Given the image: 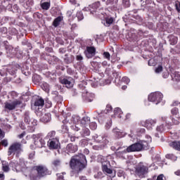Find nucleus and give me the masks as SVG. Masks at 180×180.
<instances>
[{
    "mask_svg": "<svg viewBox=\"0 0 180 180\" xmlns=\"http://www.w3.org/2000/svg\"><path fill=\"white\" fill-rule=\"evenodd\" d=\"M76 60L77 61H82V60H84V57H82V55H77L76 56Z\"/></svg>",
    "mask_w": 180,
    "mask_h": 180,
    "instance_id": "e2e57ef3",
    "label": "nucleus"
},
{
    "mask_svg": "<svg viewBox=\"0 0 180 180\" xmlns=\"http://www.w3.org/2000/svg\"><path fill=\"white\" fill-rule=\"evenodd\" d=\"M34 144L37 148H43L46 146V141L43 139V135L41 134H38L37 135H33Z\"/></svg>",
    "mask_w": 180,
    "mask_h": 180,
    "instance_id": "9b49d317",
    "label": "nucleus"
},
{
    "mask_svg": "<svg viewBox=\"0 0 180 180\" xmlns=\"http://www.w3.org/2000/svg\"><path fill=\"white\" fill-rule=\"evenodd\" d=\"M84 53L86 58H92L96 54V49L94 46H86Z\"/></svg>",
    "mask_w": 180,
    "mask_h": 180,
    "instance_id": "2eb2a0df",
    "label": "nucleus"
},
{
    "mask_svg": "<svg viewBox=\"0 0 180 180\" xmlns=\"http://www.w3.org/2000/svg\"><path fill=\"white\" fill-rule=\"evenodd\" d=\"M157 120L153 119H148L146 120V121L141 122V126H143V127H146L148 130H152L153 127L155 126Z\"/></svg>",
    "mask_w": 180,
    "mask_h": 180,
    "instance_id": "4468645a",
    "label": "nucleus"
},
{
    "mask_svg": "<svg viewBox=\"0 0 180 180\" xmlns=\"http://www.w3.org/2000/svg\"><path fill=\"white\" fill-rule=\"evenodd\" d=\"M136 174L139 178H146L148 174V166L139 163L136 168Z\"/></svg>",
    "mask_w": 180,
    "mask_h": 180,
    "instance_id": "1a4fd4ad",
    "label": "nucleus"
},
{
    "mask_svg": "<svg viewBox=\"0 0 180 180\" xmlns=\"http://www.w3.org/2000/svg\"><path fill=\"white\" fill-rule=\"evenodd\" d=\"M83 98L85 99L86 102H92L94 98H95V94L86 91L82 94Z\"/></svg>",
    "mask_w": 180,
    "mask_h": 180,
    "instance_id": "b1692460",
    "label": "nucleus"
},
{
    "mask_svg": "<svg viewBox=\"0 0 180 180\" xmlns=\"http://www.w3.org/2000/svg\"><path fill=\"white\" fill-rule=\"evenodd\" d=\"M101 6V2L96 1L91 5V9H90V13L98 16L100 19H103L106 15V13L101 12V10L98 9Z\"/></svg>",
    "mask_w": 180,
    "mask_h": 180,
    "instance_id": "423d86ee",
    "label": "nucleus"
},
{
    "mask_svg": "<svg viewBox=\"0 0 180 180\" xmlns=\"http://www.w3.org/2000/svg\"><path fill=\"white\" fill-rule=\"evenodd\" d=\"M9 166L13 168V171H16V172H26V171H29V168L26 167V164H25V161L20 160L18 161H12L10 162Z\"/></svg>",
    "mask_w": 180,
    "mask_h": 180,
    "instance_id": "39448f33",
    "label": "nucleus"
},
{
    "mask_svg": "<svg viewBox=\"0 0 180 180\" xmlns=\"http://www.w3.org/2000/svg\"><path fill=\"white\" fill-rule=\"evenodd\" d=\"M122 3L125 8H129V6H130V1L129 0H123Z\"/></svg>",
    "mask_w": 180,
    "mask_h": 180,
    "instance_id": "6e6d98bb",
    "label": "nucleus"
},
{
    "mask_svg": "<svg viewBox=\"0 0 180 180\" xmlns=\"http://www.w3.org/2000/svg\"><path fill=\"white\" fill-rule=\"evenodd\" d=\"M34 169L37 172L39 176H46V175H50V172H49V169L44 165L35 166Z\"/></svg>",
    "mask_w": 180,
    "mask_h": 180,
    "instance_id": "ddd939ff",
    "label": "nucleus"
},
{
    "mask_svg": "<svg viewBox=\"0 0 180 180\" xmlns=\"http://www.w3.org/2000/svg\"><path fill=\"white\" fill-rule=\"evenodd\" d=\"M162 72V66L159 65L158 68H156L155 72H156V74H160V72Z\"/></svg>",
    "mask_w": 180,
    "mask_h": 180,
    "instance_id": "13d9d810",
    "label": "nucleus"
},
{
    "mask_svg": "<svg viewBox=\"0 0 180 180\" xmlns=\"http://www.w3.org/2000/svg\"><path fill=\"white\" fill-rule=\"evenodd\" d=\"M89 127L91 130H96L98 128V124L95 122H92L89 124Z\"/></svg>",
    "mask_w": 180,
    "mask_h": 180,
    "instance_id": "37998d69",
    "label": "nucleus"
},
{
    "mask_svg": "<svg viewBox=\"0 0 180 180\" xmlns=\"http://www.w3.org/2000/svg\"><path fill=\"white\" fill-rule=\"evenodd\" d=\"M70 167L73 174H79L86 167V158L82 153L73 156L70 162Z\"/></svg>",
    "mask_w": 180,
    "mask_h": 180,
    "instance_id": "f257e3e1",
    "label": "nucleus"
},
{
    "mask_svg": "<svg viewBox=\"0 0 180 180\" xmlns=\"http://www.w3.org/2000/svg\"><path fill=\"white\" fill-rule=\"evenodd\" d=\"M77 16L78 20H82V19H84V14L81 11L77 13Z\"/></svg>",
    "mask_w": 180,
    "mask_h": 180,
    "instance_id": "09e8293b",
    "label": "nucleus"
},
{
    "mask_svg": "<svg viewBox=\"0 0 180 180\" xmlns=\"http://www.w3.org/2000/svg\"><path fill=\"white\" fill-rule=\"evenodd\" d=\"M112 105H107L105 110L101 112H96L95 114L98 119V122H103L108 117V113L110 112L112 110Z\"/></svg>",
    "mask_w": 180,
    "mask_h": 180,
    "instance_id": "f8f14e48",
    "label": "nucleus"
},
{
    "mask_svg": "<svg viewBox=\"0 0 180 180\" xmlns=\"http://www.w3.org/2000/svg\"><path fill=\"white\" fill-rule=\"evenodd\" d=\"M23 150H22V144L20 143H14L11 144L8 150V155H15V154H20Z\"/></svg>",
    "mask_w": 180,
    "mask_h": 180,
    "instance_id": "0eeeda50",
    "label": "nucleus"
},
{
    "mask_svg": "<svg viewBox=\"0 0 180 180\" xmlns=\"http://www.w3.org/2000/svg\"><path fill=\"white\" fill-rule=\"evenodd\" d=\"M112 133H114V136L117 137V139H122V137L126 136V132H124L117 128L112 129Z\"/></svg>",
    "mask_w": 180,
    "mask_h": 180,
    "instance_id": "393cba45",
    "label": "nucleus"
},
{
    "mask_svg": "<svg viewBox=\"0 0 180 180\" xmlns=\"http://www.w3.org/2000/svg\"><path fill=\"white\" fill-rule=\"evenodd\" d=\"M42 9H44L45 11H49V9L50 8V3L49 2H44L41 5Z\"/></svg>",
    "mask_w": 180,
    "mask_h": 180,
    "instance_id": "79ce46f5",
    "label": "nucleus"
},
{
    "mask_svg": "<svg viewBox=\"0 0 180 180\" xmlns=\"http://www.w3.org/2000/svg\"><path fill=\"white\" fill-rule=\"evenodd\" d=\"M5 108L8 110H15V109L22 108H23V101L16 99L13 102L6 103Z\"/></svg>",
    "mask_w": 180,
    "mask_h": 180,
    "instance_id": "6e6552de",
    "label": "nucleus"
},
{
    "mask_svg": "<svg viewBox=\"0 0 180 180\" xmlns=\"http://www.w3.org/2000/svg\"><path fill=\"white\" fill-rule=\"evenodd\" d=\"M41 122L44 123H49L51 120V114L50 113H46L41 118Z\"/></svg>",
    "mask_w": 180,
    "mask_h": 180,
    "instance_id": "c756f323",
    "label": "nucleus"
},
{
    "mask_svg": "<svg viewBox=\"0 0 180 180\" xmlns=\"http://www.w3.org/2000/svg\"><path fill=\"white\" fill-rule=\"evenodd\" d=\"M175 8L176 11L179 13H180V1H175Z\"/></svg>",
    "mask_w": 180,
    "mask_h": 180,
    "instance_id": "3c124183",
    "label": "nucleus"
},
{
    "mask_svg": "<svg viewBox=\"0 0 180 180\" xmlns=\"http://www.w3.org/2000/svg\"><path fill=\"white\" fill-rule=\"evenodd\" d=\"M5 137V132L0 128V140H2Z\"/></svg>",
    "mask_w": 180,
    "mask_h": 180,
    "instance_id": "680f3d73",
    "label": "nucleus"
},
{
    "mask_svg": "<svg viewBox=\"0 0 180 180\" xmlns=\"http://www.w3.org/2000/svg\"><path fill=\"white\" fill-rule=\"evenodd\" d=\"M24 122L27 126V130L28 133H33L36 130V126H37V120L33 118H30V113L27 111L24 114Z\"/></svg>",
    "mask_w": 180,
    "mask_h": 180,
    "instance_id": "7ed1b4c3",
    "label": "nucleus"
},
{
    "mask_svg": "<svg viewBox=\"0 0 180 180\" xmlns=\"http://www.w3.org/2000/svg\"><path fill=\"white\" fill-rule=\"evenodd\" d=\"M101 2H105L106 6L111 9H117V2H119V0H101Z\"/></svg>",
    "mask_w": 180,
    "mask_h": 180,
    "instance_id": "6ab92c4d",
    "label": "nucleus"
},
{
    "mask_svg": "<svg viewBox=\"0 0 180 180\" xmlns=\"http://www.w3.org/2000/svg\"><path fill=\"white\" fill-rule=\"evenodd\" d=\"M146 138L147 141H139L128 146L127 148V153H136L148 148V145L151 143V136L146 135Z\"/></svg>",
    "mask_w": 180,
    "mask_h": 180,
    "instance_id": "f03ea898",
    "label": "nucleus"
},
{
    "mask_svg": "<svg viewBox=\"0 0 180 180\" xmlns=\"http://www.w3.org/2000/svg\"><path fill=\"white\" fill-rule=\"evenodd\" d=\"M122 147L123 148L117 151L115 154L119 158H123L124 160V158H126V154L129 152H127V148H125L124 146Z\"/></svg>",
    "mask_w": 180,
    "mask_h": 180,
    "instance_id": "412c9836",
    "label": "nucleus"
},
{
    "mask_svg": "<svg viewBox=\"0 0 180 180\" xmlns=\"http://www.w3.org/2000/svg\"><path fill=\"white\" fill-rule=\"evenodd\" d=\"M162 98H164V96L161 94V92L157 91L155 93H151L148 96V101L149 102H153V103H155V105H158L161 101H162Z\"/></svg>",
    "mask_w": 180,
    "mask_h": 180,
    "instance_id": "9d476101",
    "label": "nucleus"
},
{
    "mask_svg": "<svg viewBox=\"0 0 180 180\" xmlns=\"http://www.w3.org/2000/svg\"><path fill=\"white\" fill-rule=\"evenodd\" d=\"M4 127L5 130H6L7 131H9V130L12 129V126H11V124H4Z\"/></svg>",
    "mask_w": 180,
    "mask_h": 180,
    "instance_id": "4d7b16f0",
    "label": "nucleus"
},
{
    "mask_svg": "<svg viewBox=\"0 0 180 180\" xmlns=\"http://www.w3.org/2000/svg\"><path fill=\"white\" fill-rule=\"evenodd\" d=\"M114 115L115 117H119V119H122L123 117V112L120 108H116L114 110Z\"/></svg>",
    "mask_w": 180,
    "mask_h": 180,
    "instance_id": "cd10ccee",
    "label": "nucleus"
},
{
    "mask_svg": "<svg viewBox=\"0 0 180 180\" xmlns=\"http://www.w3.org/2000/svg\"><path fill=\"white\" fill-rule=\"evenodd\" d=\"M60 83L66 86V88H72L74 86V79L72 77H65L60 80Z\"/></svg>",
    "mask_w": 180,
    "mask_h": 180,
    "instance_id": "f3484780",
    "label": "nucleus"
},
{
    "mask_svg": "<svg viewBox=\"0 0 180 180\" xmlns=\"http://www.w3.org/2000/svg\"><path fill=\"white\" fill-rule=\"evenodd\" d=\"M129 36H130L129 41H134V40H137V36H136V34H131V32L129 33Z\"/></svg>",
    "mask_w": 180,
    "mask_h": 180,
    "instance_id": "a18cd8bd",
    "label": "nucleus"
},
{
    "mask_svg": "<svg viewBox=\"0 0 180 180\" xmlns=\"http://www.w3.org/2000/svg\"><path fill=\"white\" fill-rule=\"evenodd\" d=\"M89 122H91V118L88 116H85L80 120V124L85 127L86 124H89Z\"/></svg>",
    "mask_w": 180,
    "mask_h": 180,
    "instance_id": "7c9ffc66",
    "label": "nucleus"
},
{
    "mask_svg": "<svg viewBox=\"0 0 180 180\" xmlns=\"http://www.w3.org/2000/svg\"><path fill=\"white\" fill-rule=\"evenodd\" d=\"M8 139H3L0 141V146H3V147H8Z\"/></svg>",
    "mask_w": 180,
    "mask_h": 180,
    "instance_id": "49530a36",
    "label": "nucleus"
},
{
    "mask_svg": "<svg viewBox=\"0 0 180 180\" xmlns=\"http://www.w3.org/2000/svg\"><path fill=\"white\" fill-rule=\"evenodd\" d=\"M11 96L13 98V99H15V98H18V94L15 91H12L11 93Z\"/></svg>",
    "mask_w": 180,
    "mask_h": 180,
    "instance_id": "052dcab7",
    "label": "nucleus"
},
{
    "mask_svg": "<svg viewBox=\"0 0 180 180\" xmlns=\"http://www.w3.org/2000/svg\"><path fill=\"white\" fill-rule=\"evenodd\" d=\"M52 165L55 168H57V167H60L61 165V160L60 159H55L52 161Z\"/></svg>",
    "mask_w": 180,
    "mask_h": 180,
    "instance_id": "58836bf2",
    "label": "nucleus"
},
{
    "mask_svg": "<svg viewBox=\"0 0 180 180\" xmlns=\"http://www.w3.org/2000/svg\"><path fill=\"white\" fill-rule=\"evenodd\" d=\"M122 82H124V84H129L130 82V79L127 77H123L122 78Z\"/></svg>",
    "mask_w": 180,
    "mask_h": 180,
    "instance_id": "864d4df0",
    "label": "nucleus"
},
{
    "mask_svg": "<svg viewBox=\"0 0 180 180\" xmlns=\"http://www.w3.org/2000/svg\"><path fill=\"white\" fill-rule=\"evenodd\" d=\"M61 20H63V17L58 16L53 20V26H54V27H58L60 25V23H61Z\"/></svg>",
    "mask_w": 180,
    "mask_h": 180,
    "instance_id": "e433bc0d",
    "label": "nucleus"
},
{
    "mask_svg": "<svg viewBox=\"0 0 180 180\" xmlns=\"http://www.w3.org/2000/svg\"><path fill=\"white\" fill-rule=\"evenodd\" d=\"M20 129H22V130H25L26 129V126L25 125L24 122L20 123Z\"/></svg>",
    "mask_w": 180,
    "mask_h": 180,
    "instance_id": "338daca9",
    "label": "nucleus"
},
{
    "mask_svg": "<svg viewBox=\"0 0 180 180\" xmlns=\"http://www.w3.org/2000/svg\"><path fill=\"white\" fill-rule=\"evenodd\" d=\"M115 22V19L112 17H107L105 18V22L104 23V25L107 27H109L110 25H112Z\"/></svg>",
    "mask_w": 180,
    "mask_h": 180,
    "instance_id": "c9c22d12",
    "label": "nucleus"
},
{
    "mask_svg": "<svg viewBox=\"0 0 180 180\" xmlns=\"http://www.w3.org/2000/svg\"><path fill=\"white\" fill-rule=\"evenodd\" d=\"M71 122L72 123H73L74 124H75V130L77 131H78V130H79V127H78V124L79 123V122H81V117H79V116L78 115H72V117H71Z\"/></svg>",
    "mask_w": 180,
    "mask_h": 180,
    "instance_id": "5701e85b",
    "label": "nucleus"
},
{
    "mask_svg": "<svg viewBox=\"0 0 180 180\" xmlns=\"http://www.w3.org/2000/svg\"><path fill=\"white\" fill-rule=\"evenodd\" d=\"M81 136L82 137H86V136H89L91 134V131H89V129L86 127H83L80 132Z\"/></svg>",
    "mask_w": 180,
    "mask_h": 180,
    "instance_id": "72a5a7b5",
    "label": "nucleus"
},
{
    "mask_svg": "<svg viewBox=\"0 0 180 180\" xmlns=\"http://www.w3.org/2000/svg\"><path fill=\"white\" fill-rule=\"evenodd\" d=\"M162 120H163V122H165L166 124H168V126H172V124H179V120H178V118H176V119L172 118V122L168 120V119H167L166 117H162Z\"/></svg>",
    "mask_w": 180,
    "mask_h": 180,
    "instance_id": "a878e982",
    "label": "nucleus"
},
{
    "mask_svg": "<svg viewBox=\"0 0 180 180\" xmlns=\"http://www.w3.org/2000/svg\"><path fill=\"white\" fill-rule=\"evenodd\" d=\"M45 139H46V140H53L54 139H56V131H50L46 136L45 137Z\"/></svg>",
    "mask_w": 180,
    "mask_h": 180,
    "instance_id": "f704fd0d",
    "label": "nucleus"
},
{
    "mask_svg": "<svg viewBox=\"0 0 180 180\" xmlns=\"http://www.w3.org/2000/svg\"><path fill=\"white\" fill-rule=\"evenodd\" d=\"M48 147H49L50 150H57V148L60 147V141L58 140V138L56 137L48 141Z\"/></svg>",
    "mask_w": 180,
    "mask_h": 180,
    "instance_id": "dca6fc26",
    "label": "nucleus"
},
{
    "mask_svg": "<svg viewBox=\"0 0 180 180\" xmlns=\"http://www.w3.org/2000/svg\"><path fill=\"white\" fill-rule=\"evenodd\" d=\"M26 4H27V5H28V6H32V5H33V0H27Z\"/></svg>",
    "mask_w": 180,
    "mask_h": 180,
    "instance_id": "774afa93",
    "label": "nucleus"
},
{
    "mask_svg": "<svg viewBox=\"0 0 180 180\" xmlns=\"http://www.w3.org/2000/svg\"><path fill=\"white\" fill-rule=\"evenodd\" d=\"M165 157L167 160H172V161H176L178 158L176 156H175V155L172 153L167 154Z\"/></svg>",
    "mask_w": 180,
    "mask_h": 180,
    "instance_id": "ea45409f",
    "label": "nucleus"
},
{
    "mask_svg": "<svg viewBox=\"0 0 180 180\" xmlns=\"http://www.w3.org/2000/svg\"><path fill=\"white\" fill-rule=\"evenodd\" d=\"M172 78L173 81H180V73L178 72H175L174 73H172Z\"/></svg>",
    "mask_w": 180,
    "mask_h": 180,
    "instance_id": "4c0bfd02",
    "label": "nucleus"
},
{
    "mask_svg": "<svg viewBox=\"0 0 180 180\" xmlns=\"http://www.w3.org/2000/svg\"><path fill=\"white\" fill-rule=\"evenodd\" d=\"M171 113H172V115H173V116H176V115H178V113H179V110H178L177 108H174L171 110Z\"/></svg>",
    "mask_w": 180,
    "mask_h": 180,
    "instance_id": "de8ad7c7",
    "label": "nucleus"
},
{
    "mask_svg": "<svg viewBox=\"0 0 180 180\" xmlns=\"http://www.w3.org/2000/svg\"><path fill=\"white\" fill-rule=\"evenodd\" d=\"M157 131H158L159 133H162V131H164V125H160L158 126L156 128Z\"/></svg>",
    "mask_w": 180,
    "mask_h": 180,
    "instance_id": "5fc2aeb1",
    "label": "nucleus"
},
{
    "mask_svg": "<svg viewBox=\"0 0 180 180\" xmlns=\"http://www.w3.org/2000/svg\"><path fill=\"white\" fill-rule=\"evenodd\" d=\"M169 41L172 46H175L178 43V37L174 35L169 36Z\"/></svg>",
    "mask_w": 180,
    "mask_h": 180,
    "instance_id": "c85d7f7f",
    "label": "nucleus"
},
{
    "mask_svg": "<svg viewBox=\"0 0 180 180\" xmlns=\"http://www.w3.org/2000/svg\"><path fill=\"white\" fill-rule=\"evenodd\" d=\"M6 50L7 54H11L12 56H15L16 54V53L15 52V49H13V46L11 45H6Z\"/></svg>",
    "mask_w": 180,
    "mask_h": 180,
    "instance_id": "2f4dec72",
    "label": "nucleus"
},
{
    "mask_svg": "<svg viewBox=\"0 0 180 180\" xmlns=\"http://www.w3.org/2000/svg\"><path fill=\"white\" fill-rule=\"evenodd\" d=\"M93 139L94 141H96V143H100L101 144H102V146H106V144L109 143L108 139H106V137L99 136L98 134L94 135L93 136Z\"/></svg>",
    "mask_w": 180,
    "mask_h": 180,
    "instance_id": "a211bd4d",
    "label": "nucleus"
},
{
    "mask_svg": "<svg viewBox=\"0 0 180 180\" xmlns=\"http://www.w3.org/2000/svg\"><path fill=\"white\" fill-rule=\"evenodd\" d=\"M19 68V65H10L4 70H6L7 72L11 75H15L16 74V71H18Z\"/></svg>",
    "mask_w": 180,
    "mask_h": 180,
    "instance_id": "aec40b11",
    "label": "nucleus"
},
{
    "mask_svg": "<svg viewBox=\"0 0 180 180\" xmlns=\"http://www.w3.org/2000/svg\"><path fill=\"white\" fill-rule=\"evenodd\" d=\"M101 158V167H102V171L105 175H112L113 174V167H112V165H110V162L108 160V159L103 158L102 156H100L98 158Z\"/></svg>",
    "mask_w": 180,
    "mask_h": 180,
    "instance_id": "20e7f679",
    "label": "nucleus"
},
{
    "mask_svg": "<svg viewBox=\"0 0 180 180\" xmlns=\"http://www.w3.org/2000/svg\"><path fill=\"white\" fill-rule=\"evenodd\" d=\"M2 169L4 172H8L9 171V165L6 164V162H3L2 163Z\"/></svg>",
    "mask_w": 180,
    "mask_h": 180,
    "instance_id": "c03bdc74",
    "label": "nucleus"
},
{
    "mask_svg": "<svg viewBox=\"0 0 180 180\" xmlns=\"http://www.w3.org/2000/svg\"><path fill=\"white\" fill-rule=\"evenodd\" d=\"M66 151L67 153H70L71 154L77 153V151H78V146L72 143H69L66 146Z\"/></svg>",
    "mask_w": 180,
    "mask_h": 180,
    "instance_id": "4be33fe9",
    "label": "nucleus"
},
{
    "mask_svg": "<svg viewBox=\"0 0 180 180\" xmlns=\"http://www.w3.org/2000/svg\"><path fill=\"white\" fill-rule=\"evenodd\" d=\"M169 146L172 147V148H174V150L180 151V141H174L170 142Z\"/></svg>",
    "mask_w": 180,
    "mask_h": 180,
    "instance_id": "bb28decb",
    "label": "nucleus"
},
{
    "mask_svg": "<svg viewBox=\"0 0 180 180\" xmlns=\"http://www.w3.org/2000/svg\"><path fill=\"white\" fill-rule=\"evenodd\" d=\"M64 173L61 174H58L57 176L59 180H64Z\"/></svg>",
    "mask_w": 180,
    "mask_h": 180,
    "instance_id": "0e129e2a",
    "label": "nucleus"
},
{
    "mask_svg": "<svg viewBox=\"0 0 180 180\" xmlns=\"http://www.w3.org/2000/svg\"><path fill=\"white\" fill-rule=\"evenodd\" d=\"M110 127H112V120L110 119V120L108 121V122H107L105 124V129L107 130H109V129H110Z\"/></svg>",
    "mask_w": 180,
    "mask_h": 180,
    "instance_id": "603ef678",
    "label": "nucleus"
},
{
    "mask_svg": "<svg viewBox=\"0 0 180 180\" xmlns=\"http://www.w3.org/2000/svg\"><path fill=\"white\" fill-rule=\"evenodd\" d=\"M41 89H43V91H45V92H49L50 91V85H49V84L44 82L41 84Z\"/></svg>",
    "mask_w": 180,
    "mask_h": 180,
    "instance_id": "a19ab883",
    "label": "nucleus"
},
{
    "mask_svg": "<svg viewBox=\"0 0 180 180\" xmlns=\"http://www.w3.org/2000/svg\"><path fill=\"white\" fill-rule=\"evenodd\" d=\"M111 150L112 151H119L120 150H123L122 146H111Z\"/></svg>",
    "mask_w": 180,
    "mask_h": 180,
    "instance_id": "8fccbe9b",
    "label": "nucleus"
},
{
    "mask_svg": "<svg viewBox=\"0 0 180 180\" xmlns=\"http://www.w3.org/2000/svg\"><path fill=\"white\" fill-rule=\"evenodd\" d=\"M157 180H165L164 174H160L158 176Z\"/></svg>",
    "mask_w": 180,
    "mask_h": 180,
    "instance_id": "69168bd1",
    "label": "nucleus"
},
{
    "mask_svg": "<svg viewBox=\"0 0 180 180\" xmlns=\"http://www.w3.org/2000/svg\"><path fill=\"white\" fill-rule=\"evenodd\" d=\"M103 56L105 58H107V60H110V53H109V52H104Z\"/></svg>",
    "mask_w": 180,
    "mask_h": 180,
    "instance_id": "bf43d9fd",
    "label": "nucleus"
},
{
    "mask_svg": "<svg viewBox=\"0 0 180 180\" xmlns=\"http://www.w3.org/2000/svg\"><path fill=\"white\" fill-rule=\"evenodd\" d=\"M34 106L43 108L44 106V100L41 98H38L34 102Z\"/></svg>",
    "mask_w": 180,
    "mask_h": 180,
    "instance_id": "473e14b6",
    "label": "nucleus"
}]
</instances>
